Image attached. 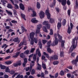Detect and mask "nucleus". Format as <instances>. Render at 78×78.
Returning a JSON list of instances; mask_svg holds the SVG:
<instances>
[{"mask_svg": "<svg viewBox=\"0 0 78 78\" xmlns=\"http://www.w3.org/2000/svg\"><path fill=\"white\" fill-rule=\"evenodd\" d=\"M3 10L0 9V15L2 16H3Z\"/></svg>", "mask_w": 78, "mask_h": 78, "instance_id": "nucleus-37", "label": "nucleus"}, {"mask_svg": "<svg viewBox=\"0 0 78 78\" xmlns=\"http://www.w3.org/2000/svg\"><path fill=\"white\" fill-rule=\"evenodd\" d=\"M53 64L54 65H57L59 64V62L58 61H55L53 62Z\"/></svg>", "mask_w": 78, "mask_h": 78, "instance_id": "nucleus-40", "label": "nucleus"}, {"mask_svg": "<svg viewBox=\"0 0 78 78\" xmlns=\"http://www.w3.org/2000/svg\"><path fill=\"white\" fill-rule=\"evenodd\" d=\"M21 16L22 18L24 20H27L26 19H25V15L24 14H23V13H21Z\"/></svg>", "mask_w": 78, "mask_h": 78, "instance_id": "nucleus-24", "label": "nucleus"}, {"mask_svg": "<svg viewBox=\"0 0 78 78\" xmlns=\"http://www.w3.org/2000/svg\"><path fill=\"white\" fill-rule=\"evenodd\" d=\"M39 47H40V48L41 49L42 48V42H41V41L39 42Z\"/></svg>", "mask_w": 78, "mask_h": 78, "instance_id": "nucleus-41", "label": "nucleus"}, {"mask_svg": "<svg viewBox=\"0 0 78 78\" xmlns=\"http://www.w3.org/2000/svg\"><path fill=\"white\" fill-rule=\"evenodd\" d=\"M13 41H14L15 42H17L19 41V38H18V37L15 38L14 39H13Z\"/></svg>", "mask_w": 78, "mask_h": 78, "instance_id": "nucleus-29", "label": "nucleus"}, {"mask_svg": "<svg viewBox=\"0 0 78 78\" xmlns=\"http://www.w3.org/2000/svg\"><path fill=\"white\" fill-rule=\"evenodd\" d=\"M34 34L35 33L33 32H32L30 34V37L31 39L30 44L32 45H34V42L35 44H37L38 42V39L37 38L34 37Z\"/></svg>", "mask_w": 78, "mask_h": 78, "instance_id": "nucleus-1", "label": "nucleus"}, {"mask_svg": "<svg viewBox=\"0 0 78 78\" xmlns=\"http://www.w3.org/2000/svg\"><path fill=\"white\" fill-rule=\"evenodd\" d=\"M55 9L58 12H59V9L58 7L55 8Z\"/></svg>", "mask_w": 78, "mask_h": 78, "instance_id": "nucleus-62", "label": "nucleus"}, {"mask_svg": "<svg viewBox=\"0 0 78 78\" xmlns=\"http://www.w3.org/2000/svg\"><path fill=\"white\" fill-rule=\"evenodd\" d=\"M18 74H19V73H15L14 74H13L12 76V78H14V77H15V76H16V75H18Z\"/></svg>", "mask_w": 78, "mask_h": 78, "instance_id": "nucleus-55", "label": "nucleus"}, {"mask_svg": "<svg viewBox=\"0 0 78 78\" xmlns=\"http://www.w3.org/2000/svg\"><path fill=\"white\" fill-rule=\"evenodd\" d=\"M78 62V55L76 56V59L72 61L71 62L73 64H74L75 66H77V63Z\"/></svg>", "mask_w": 78, "mask_h": 78, "instance_id": "nucleus-4", "label": "nucleus"}, {"mask_svg": "<svg viewBox=\"0 0 78 78\" xmlns=\"http://www.w3.org/2000/svg\"><path fill=\"white\" fill-rule=\"evenodd\" d=\"M43 30L45 33H48V30H47V28H46V27L45 26H44L43 28Z\"/></svg>", "mask_w": 78, "mask_h": 78, "instance_id": "nucleus-25", "label": "nucleus"}, {"mask_svg": "<svg viewBox=\"0 0 78 78\" xmlns=\"http://www.w3.org/2000/svg\"><path fill=\"white\" fill-rule=\"evenodd\" d=\"M67 32L68 34H70V33H71V29H70V26H69V27H68Z\"/></svg>", "mask_w": 78, "mask_h": 78, "instance_id": "nucleus-30", "label": "nucleus"}, {"mask_svg": "<svg viewBox=\"0 0 78 78\" xmlns=\"http://www.w3.org/2000/svg\"><path fill=\"white\" fill-rule=\"evenodd\" d=\"M67 3L68 5H70V4H71V3L69 0H68L67 1Z\"/></svg>", "mask_w": 78, "mask_h": 78, "instance_id": "nucleus-58", "label": "nucleus"}, {"mask_svg": "<svg viewBox=\"0 0 78 78\" xmlns=\"http://www.w3.org/2000/svg\"><path fill=\"white\" fill-rule=\"evenodd\" d=\"M47 51L48 53H50V54H51V53L52 52V50H51V49H50V48H48L47 49Z\"/></svg>", "mask_w": 78, "mask_h": 78, "instance_id": "nucleus-26", "label": "nucleus"}, {"mask_svg": "<svg viewBox=\"0 0 78 78\" xmlns=\"http://www.w3.org/2000/svg\"><path fill=\"white\" fill-rule=\"evenodd\" d=\"M29 52L30 50H27L24 52V54H25V55H28V54H29Z\"/></svg>", "mask_w": 78, "mask_h": 78, "instance_id": "nucleus-38", "label": "nucleus"}, {"mask_svg": "<svg viewBox=\"0 0 78 78\" xmlns=\"http://www.w3.org/2000/svg\"><path fill=\"white\" fill-rule=\"evenodd\" d=\"M60 57H64V52H61L60 54Z\"/></svg>", "mask_w": 78, "mask_h": 78, "instance_id": "nucleus-39", "label": "nucleus"}, {"mask_svg": "<svg viewBox=\"0 0 78 78\" xmlns=\"http://www.w3.org/2000/svg\"><path fill=\"white\" fill-rule=\"evenodd\" d=\"M46 56L47 58L48 59H49V60L50 61V57L49 56V55H48V54H47L46 55Z\"/></svg>", "mask_w": 78, "mask_h": 78, "instance_id": "nucleus-61", "label": "nucleus"}, {"mask_svg": "<svg viewBox=\"0 0 78 78\" xmlns=\"http://www.w3.org/2000/svg\"><path fill=\"white\" fill-rule=\"evenodd\" d=\"M21 30L23 32H26V31H27V30L23 26H21Z\"/></svg>", "mask_w": 78, "mask_h": 78, "instance_id": "nucleus-16", "label": "nucleus"}, {"mask_svg": "<svg viewBox=\"0 0 78 78\" xmlns=\"http://www.w3.org/2000/svg\"><path fill=\"white\" fill-rule=\"evenodd\" d=\"M59 20L60 22H58L57 24V29L58 30H60L61 29V27H62V23H61V19Z\"/></svg>", "mask_w": 78, "mask_h": 78, "instance_id": "nucleus-7", "label": "nucleus"}, {"mask_svg": "<svg viewBox=\"0 0 78 78\" xmlns=\"http://www.w3.org/2000/svg\"><path fill=\"white\" fill-rule=\"evenodd\" d=\"M6 11L8 13V15H9L10 16H12V13L10 11L8 10H6Z\"/></svg>", "mask_w": 78, "mask_h": 78, "instance_id": "nucleus-33", "label": "nucleus"}, {"mask_svg": "<svg viewBox=\"0 0 78 78\" xmlns=\"http://www.w3.org/2000/svg\"><path fill=\"white\" fill-rule=\"evenodd\" d=\"M41 78H43L45 76V75H44V73H42L41 75Z\"/></svg>", "mask_w": 78, "mask_h": 78, "instance_id": "nucleus-59", "label": "nucleus"}, {"mask_svg": "<svg viewBox=\"0 0 78 78\" xmlns=\"http://www.w3.org/2000/svg\"><path fill=\"white\" fill-rule=\"evenodd\" d=\"M1 2L2 3V5L4 6H5V5H6V3H8V1L6 0H1Z\"/></svg>", "mask_w": 78, "mask_h": 78, "instance_id": "nucleus-13", "label": "nucleus"}, {"mask_svg": "<svg viewBox=\"0 0 78 78\" xmlns=\"http://www.w3.org/2000/svg\"><path fill=\"white\" fill-rule=\"evenodd\" d=\"M48 21H45L43 23V25H47L48 24Z\"/></svg>", "mask_w": 78, "mask_h": 78, "instance_id": "nucleus-34", "label": "nucleus"}, {"mask_svg": "<svg viewBox=\"0 0 78 78\" xmlns=\"http://www.w3.org/2000/svg\"><path fill=\"white\" fill-rule=\"evenodd\" d=\"M24 70H26V72H27L28 71V70H30V67H27L26 68H25L24 69Z\"/></svg>", "mask_w": 78, "mask_h": 78, "instance_id": "nucleus-50", "label": "nucleus"}, {"mask_svg": "<svg viewBox=\"0 0 78 78\" xmlns=\"http://www.w3.org/2000/svg\"><path fill=\"white\" fill-rule=\"evenodd\" d=\"M34 66V64H31L30 66V68H29V72H31V70H32V68H33V67Z\"/></svg>", "mask_w": 78, "mask_h": 78, "instance_id": "nucleus-31", "label": "nucleus"}, {"mask_svg": "<svg viewBox=\"0 0 78 78\" xmlns=\"http://www.w3.org/2000/svg\"><path fill=\"white\" fill-rule=\"evenodd\" d=\"M5 72H6L7 73H9L10 72V69L8 67H7L5 69Z\"/></svg>", "mask_w": 78, "mask_h": 78, "instance_id": "nucleus-36", "label": "nucleus"}, {"mask_svg": "<svg viewBox=\"0 0 78 78\" xmlns=\"http://www.w3.org/2000/svg\"><path fill=\"white\" fill-rule=\"evenodd\" d=\"M10 1L12 3V4L15 6V9H19V6H18V5H17V4H15L13 0H10Z\"/></svg>", "mask_w": 78, "mask_h": 78, "instance_id": "nucleus-11", "label": "nucleus"}, {"mask_svg": "<svg viewBox=\"0 0 78 78\" xmlns=\"http://www.w3.org/2000/svg\"><path fill=\"white\" fill-rule=\"evenodd\" d=\"M42 42L43 44H45L47 42V41L45 40H42Z\"/></svg>", "mask_w": 78, "mask_h": 78, "instance_id": "nucleus-48", "label": "nucleus"}, {"mask_svg": "<svg viewBox=\"0 0 78 78\" xmlns=\"http://www.w3.org/2000/svg\"><path fill=\"white\" fill-rule=\"evenodd\" d=\"M42 28V25L39 24L37 25V28L35 32L36 34H39L40 33V30H41V28Z\"/></svg>", "mask_w": 78, "mask_h": 78, "instance_id": "nucleus-5", "label": "nucleus"}, {"mask_svg": "<svg viewBox=\"0 0 78 78\" xmlns=\"http://www.w3.org/2000/svg\"><path fill=\"white\" fill-rule=\"evenodd\" d=\"M34 50H35V48H32L30 51V53H33V52H34Z\"/></svg>", "mask_w": 78, "mask_h": 78, "instance_id": "nucleus-57", "label": "nucleus"}, {"mask_svg": "<svg viewBox=\"0 0 78 78\" xmlns=\"http://www.w3.org/2000/svg\"><path fill=\"white\" fill-rule=\"evenodd\" d=\"M35 18H33L31 20V22L34 23H37V22H38V21Z\"/></svg>", "mask_w": 78, "mask_h": 78, "instance_id": "nucleus-14", "label": "nucleus"}, {"mask_svg": "<svg viewBox=\"0 0 78 78\" xmlns=\"http://www.w3.org/2000/svg\"><path fill=\"white\" fill-rule=\"evenodd\" d=\"M33 59L34 61H36V55L35 54L34 55L33 57Z\"/></svg>", "mask_w": 78, "mask_h": 78, "instance_id": "nucleus-45", "label": "nucleus"}, {"mask_svg": "<svg viewBox=\"0 0 78 78\" xmlns=\"http://www.w3.org/2000/svg\"><path fill=\"white\" fill-rule=\"evenodd\" d=\"M35 73V69H33L31 71V75H34Z\"/></svg>", "mask_w": 78, "mask_h": 78, "instance_id": "nucleus-43", "label": "nucleus"}, {"mask_svg": "<svg viewBox=\"0 0 78 78\" xmlns=\"http://www.w3.org/2000/svg\"><path fill=\"white\" fill-rule=\"evenodd\" d=\"M19 54H20V52H17L16 53V55H13L12 56L13 58H17V57H18L19 55Z\"/></svg>", "mask_w": 78, "mask_h": 78, "instance_id": "nucleus-20", "label": "nucleus"}, {"mask_svg": "<svg viewBox=\"0 0 78 78\" xmlns=\"http://www.w3.org/2000/svg\"><path fill=\"white\" fill-rule=\"evenodd\" d=\"M49 20V22L51 23H53L55 22V20L53 18H50Z\"/></svg>", "mask_w": 78, "mask_h": 78, "instance_id": "nucleus-21", "label": "nucleus"}, {"mask_svg": "<svg viewBox=\"0 0 78 78\" xmlns=\"http://www.w3.org/2000/svg\"><path fill=\"white\" fill-rule=\"evenodd\" d=\"M20 8L21 9L23 10V11H24L25 10V6L22 3H21L20 4Z\"/></svg>", "mask_w": 78, "mask_h": 78, "instance_id": "nucleus-12", "label": "nucleus"}, {"mask_svg": "<svg viewBox=\"0 0 78 78\" xmlns=\"http://www.w3.org/2000/svg\"><path fill=\"white\" fill-rule=\"evenodd\" d=\"M58 41L59 42H61V47L62 48H65L64 47V43H65V41H62V37L59 34H58Z\"/></svg>", "mask_w": 78, "mask_h": 78, "instance_id": "nucleus-2", "label": "nucleus"}, {"mask_svg": "<svg viewBox=\"0 0 78 78\" xmlns=\"http://www.w3.org/2000/svg\"><path fill=\"white\" fill-rule=\"evenodd\" d=\"M58 2H59L60 3L61 2L62 5V6H66V3H67V0H57Z\"/></svg>", "mask_w": 78, "mask_h": 78, "instance_id": "nucleus-9", "label": "nucleus"}, {"mask_svg": "<svg viewBox=\"0 0 78 78\" xmlns=\"http://www.w3.org/2000/svg\"><path fill=\"white\" fill-rule=\"evenodd\" d=\"M59 42V41H58V38L55 39L54 41L53 42V43L51 44L52 46H55L58 44V43Z\"/></svg>", "mask_w": 78, "mask_h": 78, "instance_id": "nucleus-8", "label": "nucleus"}, {"mask_svg": "<svg viewBox=\"0 0 78 78\" xmlns=\"http://www.w3.org/2000/svg\"><path fill=\"white\" fill-rule=\"evenodd\" d=\"M39 15L41 19L44 18L45 16V13L42 11H41L39 13Z\"/></svg>", "mask_w": 78, "mask_h": 78, "instance_id": "nucleus-10", "label": "nucleus"}, {"mask_svg": "<svg viewBox=\"0 0 78 78\" xmlns=\"http://www.w3.org/2000/svg\"><path fill=\"white\" fill-rule=\"evenodd\" d=\"M71 12V11H70V10L69 9L68 10V15L69 16H70Z\"/></svg>", "mask_w": 78, "mask_h": 78, "instance_id": "nucleus-60", "label": "nucleus"}, {"mask_svg": "<svg viewBox=\"0 0 78 78\" xmlns=\"http://www.w3.org/2000/svg\"><path fill=\"white\" fill-rule=\"evenodd\" d=\"M30 10L32 11L33 13L32 15V17H36V12L34 10H33V9L31 7L28 8V11H30Z\"/></svg>", "mask_w": 78, "mask_h": 78, "instance_id": "nucleus-3", "label": "nucleus"}, {"mask_svg": "<svg viewBox=\"0 0 78 78\" xmlns=\"http://www.w3.org/2000/svg\"><path fill=\"white\" fill-rule=\"evenodd\" d=\"M77 71V70H76L74 71L72 73L74 74V75L75 76H78V74L76 73Z\"/></svg>", "mask_w": 78, "mask_h": 78, "instance_id": "nucleus-27", "label": "nucleus"}, {"mask_svg": "<svg viewBox=\"0 0 78 78\" xmlns=\"http://www.w3.org/2000/svg\"><path fill=\"white\" fill-rule=\"evenodd\" d=\"M5 64H6L8 65L9 64H11L12 63V62H11V61H9L7 62H5Z\"/></svg>", "mask_w": 78, "mask_h": 78, "instance_id": "nucleus-44", "label": "nucleus"}, {"mask_svg": "<svg viewBox=\"0 0 78 78\" xmlns=\"http://www.w3.org/2000/svg\"><path fill=\"white\" fill-rule=\"evenodd\" d=\"M76 8H78V2L77 0H76Z\"/></svg>", "mask_w": 78, "mask_h": 78, "instance_id": "nucleus-64", "label": "nucleus"}, {"mask_svg": "<svg viewBox=\"0 0 78 78\" xmlns=\"http://www.w3.org/2000/svg\"><path fill=\"white\" fill-rule=\"evenodd\" d=\"M55 4H56V0H53V3L50 5V7L51 8H53V6L55 5Z\"/></svg>", "mask_w": 78, "mask_h": 78, "instance_id": "nucleus-18", "label": "nucleus"}, {"mask_svg": "<svg viewBox=\"0 0 78 78\" xmlns=\"http://www.w3.org/2000/svg\"><path fill=\"white\" fill-rule=\"evenodd\" d=\"M23 45H27V44H24V42L23 41L21 42L19 45L18 47H21V46H22Z\"/></svg>", "mask_w": 78, "mask_h": 78, "instance_id": "nucleus-23", "label": "nucleus"}, {"mask_svg": "<svg viewBox=\"0 0 78 78\" xmlns=\"http://www.w3.org/2000/svg\"><path fill=\"white\" fill-rule=\"evenodd\" d=\"M37 69H38V70H41L42 69V66L40 65V64H39V63H37Z\"/></svg>", "mask_w": 78, "mask_h": 78, "instance_id": "nucleus-15", "label": "nucleus"}, {"mask_svg": "<svg viewBox=\"0 0 78 78\" xmlns=\"http://www.w3.org/2000/svg\"><path fill=\"white\" fill-rule=\"evenodd\" d=\"M37 9L41 8V4L39 2H37Z\"/></svg>", "mask_w": 78, "mask_h": 78, "instance_id": "nucleus-22", "label": "nucleus"}, {"mask_svg": "<svg viewBox=\"0 0 78 78\" xmlns=\"http://www.w3.org/2000/svg\"><path fill=\"white\" fill-rule=\"evenodd\" d=\"M42 67L44 69H46V66H45V65L44 64H42Z\"/></svg>", "mask_w": 78, "mask_h": 78, "instance_id": "nucleus-56", "label": "nucleus"}, {"mask_svg": "<svg viewBox=\"0 0 78 78\" xmlns=\"http://www.w3.org/2000/svg\"><path fill=\"white\" fill-rule=\"evenodd\" d=\"M49 34L50 35H52L53 34V30H52V29H51L50 30V33H49Z\"/></svg>", "mask_w": 78, "mask_h": 78, "instance_id": "nucleus-47", "label": "nucleus"}, {"mask_svg": "<svg viewBox=\"0 0 78 78\" xmlns=\"http://www.w3.org/2000/svg\"><path fill=\"white\" fill-rule=\"evenodd\" d=\"M67 68L69 69H70V70H72L73 69V68H72V66H67Z\"/></svg>", "mask_w": 78, "mask_h": 78, "instance_id": "nucleus-51", "label": "nucleus"}, {"mask_svg": "<svg viewBox=\"0 0 78 78\" xmlns=\"http://www.w3.org/2000/svg\"><path fill=\"white\" fill-rule=\"evenodd\" d=\"M60 75H61L62 76H63V75H64V72H63V71L62 70L60 71Z\"/></svg>", "mask_w": 78, "mask_h": 78, "instance_id": "nucleus-46", "label": "nucleus"}, {"mask_svg": "<svg viewBox=\"0 0 78 78\" xmlns=\"http://www.w3.org/2000/svg\"><path fill=\"white\" fill-rule=\"evenodd\" d=\"M48 14H50V12H49V10H48V9L46 10L45 11V15Z\"/></svg>", "mask_w": 78, "mask_h": 78, "instance_id": "nucleus-53", "label": "nucleus"}, {"mask_svg": "<svg viewBox=\"0 0 78 78\" xmlns=\"http://www.w3.org/2000/svg\"><path fill=\"white\" fill-rule=\"evenodd\" d=\"M76 55V53L75 52H73L72 53L71 55V56L72 57H75V56Z\"/></svg>", "mask_w": 78, "mask_h": 78, "instance_id": "nucleus-52", "label": "nucleus"}, {"mask_svg": "<svg viewBox=\"0 0 78 78\" xmlns=\"http://www.w3.org/2000/svg\"><path fill=\"white\" fill-rule=\"evenodd\" d=\"M20 56L21 58H25V55H24L23 53H21L20 55Z\"/></svg>", "mask_w": 78, "mask_h": 78, "instance_id": "nucleus-28", "label": "nucleus"}, {"mask_svg": "<svg viewBox=\"0 0 78 78\" xmlns=\"http://www.w3.org/2000/svg\"><path fill=\"white\" fill-rule=\"evenodd\" d=\"M39 51H39V48H38L37 49L36 51V54L37 55V53H39Z\"/></svg>", "mask_w": 78, "mask_h": 78, "instance_id": "nucleus-63", "label": "nucleus"}, {"mask_svg": "<svg viewBox=\"0 0 78 78\" xmlns=\"http://www.w3.org/2000/svg\"><path fill=\"white\" fill-rule=\"evenodd\" d=\"M58 59V56L56 55H54L50 57V61L52 60H57Z\"/></svg>", "mask_w": 78, "mask_h": 78, "instance_id": "nucleus-6", "label": "nucleus"}, {"mask_svg": "<svg viewBox=\"0 0 78 78\" xmlns=\"http://www.w3.org/2000/svg\"><path fill=\"white\" fill-rule=\"evenodd\" d=\"M46 15L47 16L48 19H50V17H51V15H50V13L47 14V15Z\"/></svg>", "mask_w": 78, "mask_h": 78, "instance_id": "nucleus-42", "label": "nucleus"}, {"mask_svg": "<svg viewBox=\"0 0 78 78\" xmlns=\"http://www.w3.org/2000/svg\"><path fill=\"white\" fill-rule=\"evenodd\" d=\"M7 7L9 9H12V8H13L12 5L10 3L8 4Z\"/></svg>", "mask_w": 78, "mask_h": 78, "instance_id": "nucleus-17", "label": "nucleus"}, {"mask_svg": "<svg viewBox=\"0 0 78 78\" xmlns=\"http://www.w3.org/2000/svg\"><path fill=\"white\" fill-rule=\"evenodd\" d=\"M46 26L48 29H49L50 28V25L48 24V23Z\"/></svg>", "mask_w": 78, "mask_h": 78, "instance_id": "nucleus-54", "label": "nucleus"}, {"mask_svg": "<svg viewBox=\"0 0 78 78\" xmlns=\"http://www.w3.org/2000/svg\"><path fill=\"white\" fill-rule=\"evenodd\" d=\"M11 75H13L15 73V71H14V70L12 69L10 71V72L9 73Z\"/></svg>", "mask_w": 78, "mask_h": 78, "instance_id": "nucleus-35", "label": "nucleus"}, {"mask_svg": "<svg viewBox=\"0 0 78 78\" xmlns=\"http://www.w3.org/2000/svg\"><path fill=\"white\" fill-rule=\"evenodd\" d=\"M66 20L64 19L62 22V25L63 26H65V25H66Z\"/></svg>", "mask_w": 78, "mask_h": 78, "instance_id": "nucleus-32", "label": "nucleus"}, {"mask_svg": "<svg viewBox=\"0 0 78 78\" xmlns=\"http://www.w3.org/2000/svg\"><path fill=\"white\" fill-rule=\"evenodd\" d=\"M51 41H49L47 43V45H47V47H48V48H50V44H51Z\"/></svg>", "mask_w": 78, "mask_h": 78, "instance_id": "nucleus-19", "label": "nucleus"}, {"mask_svg": "<svg viewBox=\"0 0 78 78\" xmlns=\"http://www.w3.org/2000/svg\"><path fill=\"white\" fill-rule=\"evenodd\" d=\"M24 62L25 63H27L28 62V59H27V58H25L24 59Z\"/></svg>", "mask_w": 78, "mask_h": 78, "instance_id": "nucleus-49", "label": "nucleus"}]
</instances>
